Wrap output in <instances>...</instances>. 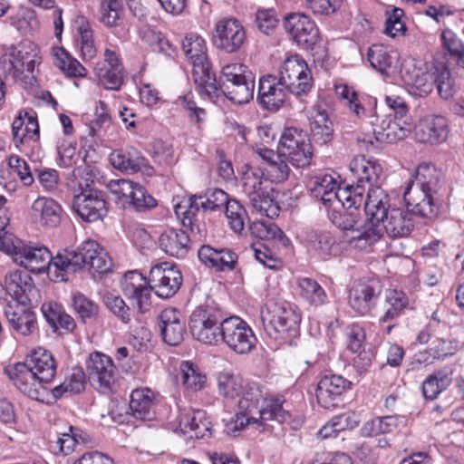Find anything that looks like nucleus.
<instances>
[{"label": "nucleus", "mask_w": 464, "mask_h": 464, "mask_svg": "<svg viewBox=\"0 0 464 464\" xmlns=\"http://www.w3.org/2000/svg\"><path fill=\"white\" fill-rule=\"evenodd\" d=\"M413 216L417 217L407 208L403 210L392 208L382 222L383 229L389 237L393 238L408 237L414 228Z\"/></svg>", "instance_id": "obj_26"}, {"label": "nucleus", "mask_w": 464, "mask_h": 464, "mask_svg": "<svg viewBox=\"0 0 464 464\" xmlns=\"http://www.w3.org/2000/svg\"><path fill=\"white\" fill-rule=\"evenodd\" d=\"M89 382L100 392L110 393L115 382V365L112 359L101 353H90L85 362Z\"/></svg>", "instance_id": "obj_14"}, {"label": "nucleus", "mask_w": 464, "mask_h": 464, "mask_svg": "<svg viewBox=\"0 0 464 464\" xmlns=\"http://www.w3.org/2000/svg\"><path fill=\"white\" fill-rule=\"evenodd\" d=\"M411 130V124L407 120V124L402 121H397L394 124L391 125L385 131L383 130L375 131V137L378 141L395 143L398 140L404 139Z\"/></svg>", "instance_id": "obj_48"}, {"label": "nucleus", "mask_w": 464, "mask_h": 464, "mask_svg": "<svg viewBox=\"0 0 464 464\" xmlns=\"http://www.w3.org/2000/svg\"><path fill=\"white\" fill-rule=\"evenodd\" d=\"M257 339L252 328L239 316L226 315L218 334V345L226 344L237 354H247L256 348Z\"/></svg>", "instance_id": "obj_9"}, {"label": "nucleus", "mask_w": 464, "mask_h": 464, "mask_svg": "<svg viewBox=\"0 0 464 464\" xmlns=\"http://www.w3.org/2000/svg\"><path fill=\"white\" fill-rule=\"evenodd\" d=\"M203 66L202 72L199 74V77L202 78V84H195L196 90L201 95L205 94L208 97L218 96L217 93L218 92V87L220 85V78L217 79L216 73L212 70V63L208 60L207 63Z\"/></svg>", "instance_id": "obj_43"}, {"label": "nucleus", "mask_w": 464, "mask_h": 464, "mask_svg": "<svg viewBox=\"0 0 464 464\" xmlns=\"http://www.w3.org/2000/svg\"><path fill=\"white\" fill-rule=\"evenodd\" d=\"M443 48L454 57L463 54L464 44L457 34L450 29H445L440 35Z\"/></svg>", "instance_id": "obj_58"}, {"label": "nucleus", "mask_w": 464, "mask_h": 464, "mask_svg": "<svg viewBox=\"0 0 464 464\" xmlns=\"http://www.w3.org/2000/svg\"><path fill=\"white\" fill-rule=\"evenodd\" d=\"M385 103L388 106L390 112L395 120L402 121L407 124L409 120V108L405 101L400 96H386Z\"/></svg>", "instance_id": "obj_57"}, {"label": "nucleus", "mask_w": 464, "mask_h": 464, "mask_svg": "<svg viewBox=\"0 0 464 464\" xmlns=\"http://www.w3.org/2000/svg\"><path fill=\"white\" fill-rule=\"evenodd\" d=\"M6 292L16 301L14 305L5 306V315L10 326L18 334L27 336L37 328L36 314L30 308L37 303L40 293L27 272L14 271L5 276Z\"/></svg>", "instance_id": "obj_4"}, {"label": "nucleus", "mask_w": 464, "mask_h": 464, "mask_svg": "<svg viewBox=\"0 0 464 464\" xmlns=\"http://www.w3.org/2000/svg\"><path fill=\"white\" fill-rule=\"evenodd\" d=\"M166 273L154 290L159 297L165 299L172 297L179 291L183 280L182 274L175 264L169 266Z\"/></svg>", "instance_id": "obj_37"}, {"label": "nucleus", "mask_w": 464, "mask_h": 464, "mask_svg": "<svg viewBox=\"0 0 464 464\" xmlns=\"http://www.w3.org/2000/svg\"><path fill=\"white\" fill-rule=\"evenodd\" d=\"M381 292L382 285L378 280L359 284L350 291L349 304L353 310L364 314L375 305Z\"/></svg>", "instance_id": "obj_25"}, {"label": "nucleus", "mask_w": 464, "mask_h": 464, "mask_svg": "<svg viewBox=\"0 0 464 464\" xmlns=\"http://www.w3.org/2000/svg\"><path fill=\"white\" fill-rule=\"evenodd\" d=\"M254 88L255 77L246 65L231 63L222 68L218 92L233 103H247L254 97Z\"/></svg>", "instance_id": "obj_8"}, {"label": "nucleus", "mask_w": 464, "mask_h": 464, "mask_svg": "<svg viewBox=\"0 0 464 464\" xmlns=\"http://www.w3.org/2000/svg\"><path fill=\"white\" fill-rule=\"evenodd\" d=\"M61 206L53 198H38L31 207V216L34 222L54 227L61 221Z\"/></svg>", "instance_id": "obj_29"}, {"label": "nucleus", "mask_w": 464, "mask_h": 464, "mask_svg": "<svg viewBox=\"0 0 464 464\" xmlns=\"http://www.w3.org/2000/svg\"><path fill=\"white\" fill-rule=\"evenodd\" d=\"M320 120L311 122L312 141L318 145H326L334 139V126L329 120L326 111L318 112Z\"/></svg>", "instance_id": "obj_35"}, {"label": "nucleus", "mask_w": 464, "mask_h": 464, "mask_svg": "<svg viewBox=\"0 0 464 464\" xmlns=\"http://www.w3.org/2000/svg\"><path fill=\"white\" fill-rule=\"evenodd\" d=\"M183 385L193 391L201 390L206 382V376L198 372V366L189 361H184L180 365Z\"/></svg>", "instance_id": "obj_42"}, {"label": "nucleus", "mask_w": 464, "mask_h": 464, "mask_svg": "<svg viewBox=\"0 0 464 464\" xmlns=\"http://www.w3.org/2000/svg\"><path fill=\"white\" fill-rule=\"evenodd\" d=\"M452 382V371L440 370L429 375L422 382V393L426 400H434Z\"/></svg>", "instance_id": "obj_33"}, {"label": "nucleus", "mask_w": 464, "mask_h": 464, "mask_svg": "<svg viewBox=\"0 0 464 464\" xmlns=\"http://www.w3.org/2000/svg\"><path fill=\"white\" fill-rule=\"evenodd\" d=\"M246 41V30L237 18H228L217 23L212 43L218 49L234 53L241 49Z\"/></svg>", "instance_id": "obj_17"}, {"label": "nucleus", "mask_w": 464, "mask_h": 464, "mask_svg": "<svg viewBox=\"0 0 464 464\" xmlns=\"http://www.w3.org/2000/svg\"><path fill=\"white\" fill-rule=\"evenodd\" d=\"M345 335L346 348L350 352L356 353L362 349L366 334L362 326L357 324L348 325L345 330Z\"/></svg>", "instance_id": "obj_55"}, {"label": "nucleus", "mask_w": 464, "mask_h": 464, "mask_svg": "<svg viewBox=\"0 0 464 464\" xmlns=\"http://www.w3.org/2000/svg\"><path fill=\"white\" fill-rule=\"evenodd\" d=\"M128 202L139 212L150 210L157 206V200L140 184L137 185Z\"/></svg>", "instance_id": "obj_54"}, {"label": "nucleus", "mask_w": 464, "mask_h": 464, "mask_svg": "<svg viewBox=\"0 0 464 464\" xmlns=\"http://www.w3.org/2000/svg\"><path fill=\"white\" fill-rule=\"evenodd\" d=\"M362 203H364L365 215L371 220L384 222L391 213L390 197L380 185L368 188L366 199H363Z\"/></svg>", "instance_id": "obj_27"}, {"label": "nucleus", "mask_w": 464, "mask_h": 464, "mask_svg": "<svg viewBox=\"0 0 464 464\" xmlns=\"http://www.w3.org/2000/svg\"><path fill=\"white\" fill-rule=\"evenodd\" d=\"M206 200L200 202V206L204 211L220 210L226 203H227L228 195L220 188L208 189L203 196Z\"/></svg>", "instance_id": "obj_56"}, {"label": "nucleus", "mask_w": 464, "mask_h": 464, "mask_svg": "<svg viewBox=\"0 0 464 464\" xmlns=\"http://www.w3.org/2000/svg\"><path fill=\"white\" fill-rule=\"evenodd\" d=\"M113 168L126 173L141 171L144 175L151 177L155 173L149 160L142 153L132 146L113 150L109 157Z\"/></svg>", "instance_id": "obj_20"}, {"label": "nucleus", "mask_w": 464, "mask_h": 464, "mask_svg": "<svg viewBox=\"0 0 464 464\" xmlns=\"http://www.w3.org/2000/svg\"><path fill=\"white\" fill-rule=\"evenodd\" d=\"M129 406L135 419L152 420L155 418L153 393L150 389L132 391Z\"/></svg>", "instance_id": "obj_31"}, {"label": "nucleus", "mask_w": 464, "mask_h": 464, "mask_svg": "<svg viewBox=\"0 0 464 464\" xmlns=\"http://www.w3.org/2000/svg\"><path fill=\"white\" fill-rule=\"evenodd\" d=\"M94 71L100 83L107 90L119 91L123 84V67L108 68L106 63H97Z\"/></svg>", "instance_id": "obj_38"}, {"label": "nucleus", "mask_w": 464, "mask_h": 464, "mask_svg": "<svg viewBox=\"0 0 464 464\" xmlns=\"http://www.w3.org/2000/svg\"><path fill=\"white\" fill-rule=\"evenodd\" d=\"M279 19L274 8H260L256 13V24L263 34L269 35L278 25Z\"/></svg>", "instance_id": "obj_52"}, {"label": "nucleus", "mask_w": 464, "mask_h": 464, "mask_svg": "<svg viewBox=\"0 0 464 464\" xmlns=\"http://www.w3.org/2000/svg\"><path fill=\"white\" fill-rule=\"evenodd\" d=\"M349 167L356 178L355 185H348L353 194L356 191L363 198L365 184L368 185V188L379 185L382 175V168L376 160L372 158L366 159L365 156H357L350 162Z\"/></svg>", "instance_id": "obj_18"}, {"label": "nucleus", "mask_w": 464, "mask_h": 464, "mask_svg": "<svg viewBox=\"0 0 464 464\" xmlns=\"http://www.w3.org/2000/svg\"><path fill=\"white\" fill-rule=\"evenodd\" d=\"M190 238L183 229L169 228L159 238L160 248L169 256L184 258L190 248Z\"/></svg>", "instance_id": "obj_28"}, {"label": "nucleus", "mask_w": 464, "mask_h": 464, "mask_svg": "<svg viewBox=\"0 0 464 464\" xmlns=\"http://www.w3.org/2000/svg\"><path fill=\"white\" fill-rule=\"evenodd\" d=\"M344 208L343 212L334 210L330 214V219L333 224L342 230H352L356 228V225L360 222L362 213L360 208L362 205L341 204Z\"/></svg>", "instance_id": "obj_34"}, {"label": "nucleus", "mask_w": 464, "mask_h": 464, "mask_svg": "<svg viewBox=\"0 0 464 464\" xmlns=\"http://www.w3.org/2000/svg\"><path fill=\"white\" fill-rule=\"evenodd\" d=\"M448 120L441 115H427L414 127L417 141L420 143L440 144L449 135Z\"/></svg>", "instance_id": "obj_21"}, {"label": "nucleus", "mask_w": 464, "mask_h": 464, "mask_svg": "<svg viewBox=\"0 0 464 464\" xmlns=\"http://www.w3.org/2000/svg\"><path fill=\"white\" fill-rule=\"evenodd\" d=\"M245 381L231 373H221L218 377V392L226 398L234 399L240 395Z\"/></svg>", "instance_id": "obj_45"}, {"label": "nucleus", "mask_w": 464, "mask_h": 464, "mask_svg": "<svg viewBox=\"0 0 464 464\" xmlns=\"http://www.w3.org/2000/svg\"><path fill=\"white\" fill-rule=\"evenodd\" d=\"M352 382L338 374H325L316 388L318 404L324 409H336L343 406L344 394L352 389Z\"/></svg>", "instance_id": "obj_16"}, {"label": "nucleus", "mask_w": 464, "mask_h": 464, "mask_svg": "<svg viewBox=\"0 0 464 464\" xmlns=\"http://www.w3.org/2000/svg\"><path fill=\"white\" fill-rule=\"evenodd\" d=\"M315 183L317 185L314 188V190L317 192L316 196L321 194V200L324 206L330 207L334 201L349 206L354 204L362 205V198L356 191L353 194L348 185L344 188H339L334 191L335 183H334L332 177H329V179L327 177H324L321 182L315 181Z\"/></svg>", "instance_id": "obj_24"}, {"label": "nucleus", "mask_w": 464, "mask_h": 464, "mask_svg": "<svg viewBox=\"0 0 464 464\" xmlns=\"http://www.w3.org/2000/svg\"><path fill=\"white\" fill-rule=\"evenodd\" d=\"M4 372L28 398L40 402H49L46 384L55 376L56 362L48 350L37 347L24 362L8 365L5 367Z\"/></svg>", "instance_id": "obj_2"}, {"label": "nucleus", "mask_w": 464, "mask_h": 464, "mask_svg": "<svg viewBox=\"0 0 464 464\" xmlns=\"http://www.w3.org/2000/svg\"><path fill=\"white\" fill-rule=\"evenodd\" d=\"M306 133L295 127L284 130L279 140V149L283 155L296 168L310 165L313 150L310 140H306Z\"/></svg>", "instance_id": "obj_11"}, {"label": "nucleus", "mask_w": 464, "mask_h": 464, "mask_svg": "<svg viewBox=\"0 0 464 464\" xmlns=\"http://www.w3.org/2000/svg\"><path fill=\"white\" fill-rule=\"evenodd\" d=\"M261 322L270 338L289 345L295 344V340L300 335L301 315L288 302H268L261 310Z\"/></svg>", "instance_id": "obj_5"}, {"label": "nucleus", "mask_w": 464, "mask_h": 464, "mask_svg": "<svg viewBox=\"0 0 464 464\" xmlns=\"http://www.w3.org/2000/svg\"><path fill=\"white\" fill-rule=\"evenodd\" d=\"M386 21L384 33L391 37H395L398 33L402 34L406 31V25L401 18L404 15V11L399 7H393L391 11L385 12Z\"/></svg>", "instance_id": "obj_53"}, {"label": "nucleus", "mask_w": 464, "mask_h": 464, "mask_svg": "<svg viewBox=\"0 0 464 464\" xmlns=\"http://www.w3.org/2000/svg\"><path fill=\"white\" fill-rule=\"evenodd\" d=\"M79 443V439H75L72 434L64 432L61 435H57L55 441L51 442L50 449L55 454L62 453L68 455L74 450V447Z\"/></svg>", "instance_id": "obj_60"}, {"label": "nucleus", "mask_w": 464, "mask_h": 464, "mask_svg": "<svg viewBox=\"0 0 464 464\" xmlns=\"http://www.w3.org/2000/svg\"><path fill=\"white\" fill-rule=\"evenodd\" d=\"M252 190L248 192L249 203L254 209L265 214L268 218L278 216L280 209L274 196L275 189L266 191L262 188V181H255L251 186Z\"/></svg>", "instance_id": "obj_30"}, {"label": "nucleus", "mask_w": 464, "mask_h": 464, "mask_svg": "<svg viewBox=\"0 0 464 464\" xmlns=\"http://www.w3.org/2000/svg\"><path fill=\"white\" fill-rule=\"evenodd\" d=\"M353 232L356 235L352 237V240L364 241V245L371 246L381 239L383 232L382 222L367 218L362 225H356Z\"/></svg>", "instance_id": "obj_36"}, {"label": "nucleus", "mask_w": 464, "mask_h": 464, "mask_svg": "<svg viewBox=\"0 0 464 464\" xmlns=\"http://www.w3.org/2000/svg\"><path fill=\"white\" fill-rule=\"evenodd\" d=\"M72 306L77 319L84 324L94 322L99 317V304L81 292L72 295Z\"/></svg>", "instance_id": "obj_32"}, {"label": "nucleus", "mask_w": 464, "mask_h": 464, "mask_svg": "<svg viewBox=\"0 0 464 464\" xmlns=\"http://www.w3.org/2000/svg\"><path fill=\"white\" fill-rule=\"evenodd\" d=\"M162 340L170 346L179 345L187 334L186 322L176 308H166L159 315Z\"/></svg>", "instance_id": "obj_22"}, {"label": "nucleus", "mask_w": 464, "mask_h": 464, "mask_svg": "<svg viewBox=\"0 0 464 464\" xmlns=\"http://www.w3.org/2000/svg\"><path fill=\"white\" fill-rule=\"evenodd\" d=\"M278 78L279 84L296 96L306 94L312 87V76L307 63L299 55L284 61Z\"/></svg>", "instance_id": "obj_12"}, {"label": "nucleus", "mask_w": 464, "mask_h": 464, "mask_svg": "<svg viewBox=\"0 0 464 464\" xmlns=\"http://www.w3.org/2000/svg\"><path fill=\"white\" fill-rule=\"evenodd\" d=\"M368 61L372 68L382 74H387L392 65V58L382 46L373 45L367 53Z\"/></svg>", "instance_id": "obj_46"}, {"label": "nucleus", "mask_w": 464, "mask_h": 464, "mask_svg": "<svg viewBox=\"0 0 464 464\" xmlns=\"http://www.w3.org/2000/svg\"><path fill=\"white\" fill-rule=\"evenodd\" d=\"M409 83L412 92L420 97L429 95L436 86L440 96L444 100L453 97L456 92L455 81L446 63L435 61L431 72L414 70L410 76Z\"/></svg>", "instance_id": "obj_7"}, {"label": "nucleus", "mask_w": 464, "mask_h": 464, "mask_svg": "<svg viewBox=\"0 0 464 464\" xmlns=\"http://www.w3.org/2000/svg\"><path fill=\"white\" fill-rule=\"evenodd\" d=\"M446 194L442 171L433 164L422 162L417 167L413 179L410 180L403 199L409 211L430 224L440 214Z\"/></svg>", "instance_id": "obj_1"}, {"label": "nucleus", "mask_w": 464, "mask_h": 464, "mask_svg": "<svg viewBox=\"0 0 464 464\" xmlns=\"http://www.w3.org/2000/svg\"><path fill=\"white\" fill-rule=\"evenodd\" d=\"M13 56L15 57L18 69L19 80L26 85L34 86L36 83V78L34 71L36 64L40 63V57L36 46L33 43L22 44L19 46H11Z\"/></svg>", "instance_id": "obj_23"}, {"label": "nucleus", "mask_w": 464, "mask_h": 464, "mask_svg": "<svg viewBox=\"0 0 464 464\" xmlns=\"http://www.w3.org/2000/svg\"><path fill=\"white\" fill-rule=\"evenodd\" d=\"M286 99V92L285 90H279L274 92L273 95H262L257 97L258 104L266 111H277L285 103Z\"/></svg>", "instance_id": "obj_61"}, {"label": "nucleus", "mask_w": 464, "mask_h": 464, "mask_svg": "<svg viewBox=\"0 0 464 464\" xmlns=\"http://www.w3.org/2000/svg\"><path fill=\"white\" fill-rule=\"evenodd\" d=\"M463 346V343L454 337L452 334L448 336H437L432 342L433 357L436 359H444L448 356H452Z\"/></svg>", "instance_id": "obj_39"}, {"label": "nucleus", "mask_w": 464, "mask_h": 464, "mask_svg": "<svg viewBox=\"0 0 464 464\" xmlns=\"http://www.w3.org/2000/svg\"><path fill=\"white\" fill-rule=\"evenodd\" d=\"M218 271H233L237 264V255L229 248L218 249Z\"/></svg>", "instance_id": "obj_64"}, {"label": "nucleus", "mask_w": 464, "mask_h": 464, "mask_svg": "<svg viewBox=\"0 0 464 464\" xmlns=\"http://www.w3.org/2000/svg\"><path fill=\"white\" fill-rule=\"evenodd\" d=\"M387 302L390 307L381 318L382 323L392 321L400 316L402 310L408 305V297L402 292L392 290L387 296Z\"/></svg>", "instance_id": "obj_47"}, {"label": "nucleus", "mask_w": 464, "mask_h": 464, "mask_svg": "<svg viewBox=\"0 0 464 464\" xmlns=\"http://www.w3.org/2000/svg\"><path fill=\"white\" fill-rule=\"evenodd\" d=\"M333 420L335 430L339 432L346 430H353L361 422L360 415L354 411H347L334 416Z\"/></svg>", "instance_id": "obj_62"}, {"label": "nucleus", "mask_w": 464, "mask_h": 464, "mask_svg": "<svg viewBox=\"0 0 464 464\" xmlns=\"http://www.w3.org/2000/svg\"><path fill=\"white\" fill-rule=\"evenodd\" d=\"M226 315L222 307L214 299L208 297L189 316L188 325L192 336L202 343L218 345V334Z\"/></svg>", "instance_id": "obj_6"}, {"label": "nucleus", "mask_w": 464, "mask_h": 464, "mask_svg": "<svg viewBox=\"0 0 464 464\" xmlns=\"http://www.w3.org/2000/svg\"><path fill=\"white\" fill-rule=\"evenodd\" d=\"M97 242L86 240L75 248H66L63 253H58L54 256L53 266L63 272L76 273L87 266L88 258L94 255Z\"/></svg>", "instance_id": "obj_19"}, {"label": "nucleus", "mask_w": 464, "mask_h": 464, "mask_svg": "<svg viewBox=\"0 0 464 464\" xmlns=\"http://www.w3.org/2000/svg\"><path fill=\"white\" fill-rule=\"evenodd\" d=\"M103 304L121 323L129 324L130 322V309L120 295L107 293L103 296Z\"/></svg>", "instance_id": "obj_44"}, {"label": "nucleus", "mask_w": 464, "mask_h": 464, "mask_svg": "<svg viewBox=\"0 0 464 464\" xmlns=\"http://www.w3.org/2000/svg\"><path fill=\"white\" fill-rule=\"evenodd\" d=\"M4 252L11 255L14 261L24 266L26 269L24 271L28 274L29 271L38 274L44 272L53 264L54 258L45 246H28L17 237Z\"/></svg>", "instance_id": "obj_10"}, {"label": "nucleus", "mask_w": 464, "mask_h": 464, "mask_svg": "<svg viewBox=\"0 0 464 464\" xmlns=\"http://www.w3.org/2000/svg\"><path fill=\"white\" fill-rule=\"evenodd\" d=\"M309 8L314 14H330L336 12L342 5V0H306Z\"/></svg>", "instance_id": "obj_63"}, {"label": "nucleus", "mask_w": 464, "mask_h": 464, "mask_svg": "<svg viewBox=\"0 0 464 464\" xmlns=\"http://www.w3.org/2000/svg\"><path fill=\"white\" fill-rule=\"evenodd\" d=\"M302 295L311 304L315 306L324 304L326 302L327 295L323 287L313 278L303 277L298 281Z\"/></svg>", "instance_id": "obj_41"}, {"label": "nucleus", "mask_w": 464, "mask_h": 464, "mask_svg": "<svg viewBox=\"0 0 464 464\" xmlns=\"http://www.w3.org/2000/svg\"><path fill=\"white\" fill-rule=\"evenodd\" d=\"M182 50L191 61L199 57L200 54L208 55L205 40L196 33H190L185 36L182 41Z\"/></svg>", "instance_id": "obj_50"}, {"label": "nucleus", "mask_w": 464, "mask_h": 464, "mask_svg": "<svg viewBox=\"0 0 464 464\" xmlns=\"http://www.w3.org/2000/svg\"><path fill=\"white\" fill-rule=\"evenodd\" d=\"M241 398L238 401V412L236 419L226 425L225 431L236 436V432L244 430L252 423L262 424L264 420H276L284 423L288 420L291 414L283 408L285 400L281 397L264 400V406L258 410L261 400L264 399L263 386L255 382L245 381Z\"/></svg>", "instance_id": "obj_3"}, {"label": "nucleus", "mask_w": 464, "mask_h": 464, "mask_svg": "<svg viewBox=\"0 0 464 464\" xmlns=\"http://www.w3.org/2000/svg\"><path fill=\"white\" fill-rule=\"evenodd\" d=\"M105 192L86 184L73 196L72 209L85 222L102 220L108 213Z\"/></svg>", "instance_id": "obj_13"}, {"label": "nucleus", "mask_w": 464, "mask_h": 464, "mask_svg": "<svg viewBox=\"0 0 464 464\" xmlns=\"http://www.w3.org/2000/svg\"><path fill=\"white\" fill-rule=\"evenodd\" d=\"M94 255L88 258L87 266L90 271L103 275L111 271L112 261L108 253L97 243Z\"/></svg>", "instance_id": "obj_51"}, {"label": "nucleus", "mask_w": 464, "mask_h": 464, "mask_svg": "<svg viewBox=\"0 0 464 464\" xmlns=\"http://www.w3.org/2000/svg\"><path fill=\"white\" fill-rule=\"evenodd\" d=\"M123 294L130 299L136 296L137 293L146 286L147 277L137 270L128 271L124 274L121 282Z\"/></svg>", "instance_id": "obj_49"}, {"label": "nucleus", "mask_w": 464, "mask_h": 464, "mask_svg": "<svg viewBox=\"0 0 464 464\" xmlns=\"http://www.w3.org/2000/svg\"><path fill=\"white\" fill-rule=\"evenodd\" d=\"M283 25L298 46L313 50L319 38L315 23L303 13H290L285 15Z\"/></svg>", "instance_id": "obj_15"}, {"label": "nucleus", "mask_w": 464, "mask_h": 464, "mask_svg": "<svg viewBox=\"0 0 464 464\" xmlns=\"http://www.w3.org/2000/svg\"><path fill=\"white\" fill-rule=\"evenodd\" d=\"M139 183L130 179L111 180L108 187L111 193L118 196L120 199L129 201Z\"/></svg>", "instance_id": "obj_59"}, {"label": "nucleus", "mask_w": 464, "mask_h": 464, "mask_svg": "<svg viewBox=\"0 0 464 464\" xmlns=\"http://www.w3.org/2000/svg\"><path fill=\"white\" fill-rule=\"evenodd\" d=\"M56 65L65 72L68 77H84L86 69L63 47L57 48L54 53Z\"/></svg>", "instance_id": "obj_40"}]
</instances>
